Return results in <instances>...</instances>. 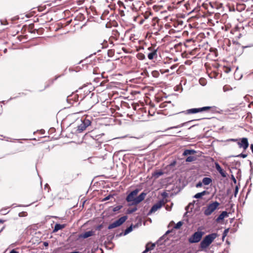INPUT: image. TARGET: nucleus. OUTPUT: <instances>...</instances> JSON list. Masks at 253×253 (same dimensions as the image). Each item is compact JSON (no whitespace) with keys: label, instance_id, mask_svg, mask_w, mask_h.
Here are the masks:
<instances>
[{"label":"nucleus","instance_id":"f257e3e1","mask_svg":"<svg viewBox=\"0 0 253 253\" xmlns=\"http://www.w3.org/2000/svg\"><path fill=\"white\" fill-rule=\"evenodd\" d=\"M185 31L182 32H176L175 34V62L178 61L180 58H183V54L185 51V45L183 33Z\"/></svg>","mask_w":253,"mask_h":253},{"label":"nucleus","instance_id":"f03ea898","mask_svg":"<svg viewBox=\"0 0 253 253\" xmlns=\"http://www.w3.org/2000/svg\"><path fill=\"white\" fill-rule=\"evenodd\" d=\"M139 191L138 189H135L127 195L126 200L128 203V206L137 205L145 199L147 194L145 192H142L139 196H136Z\"/></svg>","mask_w":253,"mask_h":253},{"label":"nucleus","instance_id":"7ed1b4c3","mask_svg":"<svg viewBox=\"0 0 253 253\" xmlns=\"http://www.w3.org/2000/svg\"><path fill=\"white\" fill-rule=\"evenodd\" d=\"M217 236V234L215 233L207 235L200 243V248L202 249L208 248Z\"/></svg>","mask_w":253,"mask_h":253},{"label":"nucleus","instance_id":"20e7f679","mask_svg":"<svg viewBox=\"0 0 253 253\" xmlns=\"http://www.w3.org/2000/svg\"><path fill=\"white\" fill-rule=\"evenodd\" d=\"M91 121L86 118L82 119L81 124L77 126L76 132L78 133H82L87 126L91 125Z\"/></svg>","mask_w":253,"mask_h":253},{"label":"nucleus","instance_id":"39448f33","mask_svg":"<svg viewBox=\"0 0 253 253\" xmlns=\"http://www.w3.org/2000/svg\"><path fill=\"white\" fill-rule=\"evenodd\" d=\"M161 108H166L163 110V114L165 115L169 116L173 115L174 111L173 105L171 103V102H166L161 104Z\"/></svg>","mask_w":253,"mask_h":253},{"label":"nucleus","instance_id":"423d86ee","mask_svg":"<svg viewBox=\"0 0 253 253\" xmlns=\"http://www.w3.org/2000/svg\"><path fill=\"white\" fill-rule=\"evenodd\" d=\"M174 223V222L173 221H171L169 224V225L171 226V229L170 230H168L166 233L165 234L162 236L160 239L158 241V242H160V244H162V243L161 242V241L162 240H164V242L165 243V244H167L166 242L167 241V240H170V241H173V237H172V236L171 235H170L169 237H168V235L169 234V233H172V231L173 230H174V226H172V224L173 223Z\"/></svg>","mask_w":253,"mask_h":253},{"label":"nucleus","instance_id":"0eeeda50","mask_svg":"<svg viewBox=\"0 0 253 253\" xmlns=\"http://www.w3.org/2000/svg\"><path fill=\"white\" fill-rule=\"evenodd\" d=\"M219 203L217 201H215L208 205L204 210V213L205 215L209 216L211 215L219 206Z\"/></svg>","mask_w":253,"mask_h":253},{"label":"nucleus","instance_id":"6e6552de","mask_svg":"<svg viewBox=\"0 0 253 253\" xmlns=\"http://www.w3.org/2000/svg\"><path fill=\"white\" fill-rule=\"evenodd\" d=\"M127 219L126 215L122 216L118 220H116L114 222L111 223L108 227V229H112L113 228L119 227L123 224Z\"/></svg>","mask_w":253,"mask_h":253},{"label":"nucleus","instance_id":"1a4fd4ad","mask_svg":"<svg viewBox=\"0 0 253 253\" xmlns=\"http://www.w3.org/2000/svg\"><path fill=\"white\" fill-rule=\"evenodd\" d=\"M203 234L204 232L202 231H197L188 239V241L190 243H198L202 239Z\"/></svg>","mask_w":253,"mask_h":253},{"label":"nucleus","instance_id":"9d476101","mask_svg":"<svg viewBox=\"0 0 253 253\" xmlns=\"http://www.w3.org/2000/svg\"><path fill=\"white\" fill-rule=\"evenodd\" d=\"M237 144L239 148H242L244 151L246 150L249 146L248 139L247 137L238 138Z\"/></svg>","mask_w":253,"mask_h":253},{"label":"nucleus","instance_id":"9b49d317","mask_svg":"<svg viewBox=\"0 0 253 253\" xmlns=\"http://www.w3.org/2000/svg\"><path fill=\"white\" fill-rule=\"evenodd\" d=\"M211 107L209 106L203 107L199 108H192L188 109L186 111L187 114H195L202 111L209 110Z\"/></svg>","mask_w":253,"mask_h":253},{"label":"nucleus","instance_id":"f8f14e48","mask_svg":"<svg viewBox=\"0 0 253 253\" xmlns=\"http://www.w3.org/2000/svg\"><path fill=\"white\" fill-rule=\"evenodd\" d=\"M185 26L183 22L181 20H176L175 19V34L176 32H182Z\"/></svg>","mask_w":253,"mask_h":253},{"label":"nucleus","instance_id":"ddd939ff","mask_svg":"<svg viewBox=\"0 0 253 253\" xmlns=\"http://www.w3.org/2000/svg\"><path fill=\"white\" fill-rule=\"evenodd\" d=\"M164 204V201L163 200H160L158 201L157 203L154 204L151 208V210L148 212V215L150 214L151 213L155 212L157 211L158 209L161 208L163 205Z\"/></svg>","mask_w":253,"mask_h":253},{"label":"nucleus","instance_id":"4468645a","mask_svg":"<svg viewBox=\"0 0 253 253\" xmlns=\"http://www.w3.org/2000/svg\"><path fill=\"white\" fill-rule=\"evenodd\" d=\"M186 3L184 0H175V9L180 8L183 10L185 8Z\"/></svg>","mask_w":253,"mask_h":253},{"label":"nucleus","instance_id":"2eb2a0df","mask_svg":"<svg viewBox=\"0 0 253 253\" xmlns=\"http://www.w3.org/2000/svg\"><path fill=\"white\" fill-rule=\"evenodd\" d=\"M215 167L216 169L218 171V172L221 174V175L224 178L226 177V172L221 168V167L218 163H215Z\"/></svg>","mask_w":253,"mask_h":253},{"label":"nucleus","instance_id":"dca6fc26","mask_svg":"<svg viewBox=\"0 0 253 253\" xmlns=\"http://www.w3.org/2000/svg\"><path fill=\"white\" fill-rule=\"evenodd\" d=\"M77 94H73L71 96H69L66 99V101L71 105H74L77 102L76 100V97Z\"/></svg>","mask_w":253,"mask_h":253},{"label":"nucleus","instance_id":"f3484780","mask_svg":"<svg viewBox=\"0 0 253 253\" xmlns=\"http://www.w3.org/2000/svg\"><path fill=\"white\" fill-rule=\"evenodd\" d=\"M94 234V232L92 230L85 232L82 234H81L79 237L80 238L85 239L90 236H92Z\"/></svg>","mask_w":253,"mask_h":253},{"label":"nucleus","instance_id":"a211bd4d","mask_svg":"<svg viewBox=\"0 0 253 253\" xmlns=\"http://www.w3.org/2000/svg\"><path fill=\"white\" fill-rule=\"evenodd\" d=\"M229 213L226 211H223L216 219V222H219L220 220H223L224 217L228 216Z\"/></svg>","mask_w":253,"mask_h":253},{"label":"nucleus","instance_id":"6ab92c4d","mask_svg":"<svg viewBox=\"0 0 253 253\" xmlns=\"http://www.w3.org/2000/svg\"><path fill=\"white\" fill-rule=\"evenodd\" d=\"M133 225L132 224H131L130 226H129L128 227H127L124 231V233H121L120 234L119 236H122V235H126L127 234H128V233H129L130 232H131L132 231V229H133Z\"/></svg>","mask_w":253,"mask_h":253},{"label":"nucleus","instance_id":"aec40b11","mask_svg":"<svg viewBox=\"0 0 253 253\" xmlns=\"http://www.w3.org/2000/svg\"><path fill=\"white\" fill-rule=\"evenodd\" d=\"M65 227L64 224H60L59 223H56L55 226L53 229V232H56L58 231L59 230H61Z\"/></svg>","mask_w":253,"mask_h":253},{"label":"nucleus","instance_id":"412c9836","mask_svg":"<svg viewBox=\"0 0 253 253\" xmlns=\"http://www.w3.org/2000/svg\"><path fill=\"white\" fill-rule=\"evenodd\" d=\"M195 153H196V151L194 150L186 149L183 152L182 155L183 156L191 155L192 154H194Z\"/></svg>","mask_w":253,"mask_h":253},{"label":"nucleus","instance_id":"4be33fe9","mask_svg":"<svg viewBox=\"0 0 253 253\" xmlns=\"http://www.w3.org/2000/svg\"><path fill=\"white\" fill-rule=\"evenodd\" d=\"M155 56H157V50H155L148 54V58L150 60H152Z\"/></svg>","mask_w":253,"mask_h":253},{"label":"nucleus","instance_id":"5701e85b","mask_svg":"<svg viewBox=\"0 0 253 253\" xmlns=\"http://www.w3.org/2000/svg\"><path fill=\"white\" fill-rule=\"evenodd\" d=\"M212 181V180L210 177H204L203 179L202 182L204 184L208 185L210 184Z\"/></svg>","mask_w":253,"mask_h":253},{"label":"nucleus","instance_id":"b1692460","mask_svg":"<svg viewBox=\"0 0 253 253\" xmlns=\"http://www.w3.org/2000/svg\"><path fill=\"white\" fill-rule=\"evenodd\" d=\"M206 191H204L200 193H198L194 196V198L196 199L201 198L203 196L206 194Z\"/></svg>","mask_w":253,"mask_h":253},{"label":"nucleus","instance_id":"393cba45","mask_svg":"<svg viewBox=\"0 0 253 253\" xmlns=\"http://www.w3.org/2000/svg\"><path fill=\"white\" fill-rule=\"evenodd\" d=\"M196 160V157L189 156H188L186 158L185 161L186 162H192L195 161Z\"/></svg>","mask_w":253,"mask_h":253},{"label":"nucleus","instance_id":"a878e982","mask_svg":"<svg viewBox=\"0 0 253 253\" xmlns=\"http://www.w3.org/2000/svg\"><path fill=\"white\" fill-rule=\"evenodd\" d=\"M137 210V208L136 207H135L132 209H128L126 211L127 214H131Z\"/></svg>","mask_w":253,"mask_h":253},{"label":"nucleus","instance_id":"bb28decb","mask_svg":"<svg viewBox=\"0 0 253 253\" xmlns=\"http://www.w3.org/2000/svg\"><path fill=\"white\" fill-rule=\"evenodd\" d=\"M163 171H162L161 170H159L158 171H156L154 173H153V176L155 177V178H158L159 176H160L161 175H163Z\"/></svg>","mask_w":253,"mask_h":253},{"label":"nucleus","instance_id":"cd10ccee","mask_svg":"<svg viewBox=\"0 0 253 253\" xmlns=\"http://www.w3.org/2000/svg\"><path fill=\"white\" fill-rule=\"evenodd\" d=\"M183 90V88L182 87V86L180 84H179L177 85L176 86H175V91H177L180 92H181Z\"/></svg>","mask_w":253,"mask_h":253},{"label":"nucleus","instance_id":"c85d7f7f","mask_svg":"<svg viewBox=\"0 0 253 253\" xmlns=\"http://www.w3.org/2000/svg\"><path fill=\"white\" fill-rule=\"evenodd\" d=\"M123 208V206L122 205H119V206H117L115 207H114L113 209V211L114 212H116V211H119L120 210H121L122 208Z\"/></svg>","mask_w":253,"mask_h":253},{"label":"nucleus","instance_id":"c756f323","mask_svg":"<svg viewBox=\"0 0 253 253\" xmlns=\"http://www.w3.org/2000/svg\"><path fill=\"white\" fill-rule=\"evenodd\" d=\"M182 222L181 221L178 222L176 224H175V229H178L182 225Z\"/></svg>","mask_w":253,"mask_h":253},{"label":"nucleus","instance_id":"7c9ffc66","mask_svg":"<svg viewBox=\"0 0 253 253\" xmlns=\"http://www.w3.org/2000/svg\"><path fill=\"white\" fill-rule=\"evenodd\" d=\"M190 122V121L185 122V123H183L181 124L179 126H175V128H178V127H181V126H185L187 125Z\"/></svg>","mask_w":253,"mask_h":253},{"label":"nucleus","instance_id":"2f4dec72","mask_svg":"<svg viewBox=\"0 0 253 253\" xmlns=\"http://www.w3.org/2000/svg\"><path fill=\"white\" fill-rule=\"evenodd\" d=\"M247 156H248V155L247 154L241 153V154L238 155V156H237V157L245 158L247 157Z\"/></svg>","mask_w":253,"mask_h":253},{"label":"nucleus","instance_id":"473e14b6","mask_svg":"<svg viewBox=\"0 0 253 253\" xmlns=\"http://www.w3.org/2000/svg\"><path fill=\"white\" fill-rule=\"evenodd\" d=\"M0 23L1 25H6L8 24V22L6 20H0Z\"/></svg>","mask_w":253,"mask_h":253},{"label":"nucleus","instance_id":"72a5a7b5","mask_svg":"<svg viewBox=\"0 0 253 253\" xmlns=\"http://www.w3.org/2000/svg\"><path fill=\"white\" fill-rule=\"evenodd\" d=\"M149 251H150L149 247H148V245L147 244L145 247V250L142 253H146Z\"/></svg>","mask_w":253,"mask_h":253},{"label":"nucleus","instance_id":"f704fd0d","mask_svg":"<svg viewBox=\"0 0 253 253\" xmlns=\"http://www.w3.org/2000/svg\"><path fill=\"white\" fill-rule=\"evenodd\" d=\"M229 231V229H225L223 233V238L225 237Z\"/></svg>","mask_w":253,"mask_h":253},{"label":"nucleus","instance_id":"c9c22d12","mask_svg":"<svg viewBox=\"0 0 253 253\" xmlns=\"http://www.w3.org/2000/svg\"><path fill=\"white\" fill-rule=\"evenodd\" d=\"M112 197V196L111 195H109L108 196H107V197H106L105 198H104L102 201H107V200H109V199H110V198L111 197Z\"/></svg>","mask_w":253,"mask_h":253},{"label":"nucleus","instance_id":"e433bc0d","mask_svg":"<svg viewBox=\"0 0 253 253\" xmlns=\"http://www.w3.org/2000/svg\"><path fill=\"white\" fill-rule=\"evenodd\" d=\"M238 190H239L238 187L237 186H236L235 187V191H234V196L235 197L236 196V195L237 194V193L238 192Z\"/></svg>","mask_w":253,"mask_h":253},{"label":"nucleus","instance_id":"4c0bfd02","mask_svg":"<svg viewBox=\"0 0 253 253\" xmlns=\"http://www.w3.org/2000/svg\"><path fill=\"white\" fill-rule=\"evenodd\" d=\"M138 58L140 59H143L144 58V55L143 54H139L138 55Z\"/></svg>","mask_w":253,"mask_h":253},{"label":"nucleus","instance_id":"58836bf2","mask_svg":"<svg viewBox=\"0 0 253 253\" xmlns=\"http://www.w3.org/2000/svg\"><path fill=\"white\" fill-rule=\"evenodd\" d=\"M230 141L236 142L238 143V138H231L229 140Z\"/></svg>","mask_w":253,"mask_h":253},{"label":"nucleus","instance_id":"ea45409f","mask_svg":"<svg viewBox=\"0 0 253 253\" xmlns=\"http://www.w3.org/2000/svg\"><path fill=\"white\" fill-rule=\"evenodd\" d=\"M202 183H203V182H199L198 183H197L196 187H202Z\"/></svg>","mask_w":253,"mask_h":253},{"label":"nucleus","instance_id":"a19ab883","mask_svg":"<svg viewBox=\"0 0 253 253\" xmlns=\"http://www.w3.org/2000/svg\"><path fill=\"white\" fill-rule=\"evenodd\" d=\"M155 247V244H152L151 245V247H149L150 251L152 250Z\"/></svg>","mask_w":253,"mask_h":253},{"label":"nucleus","instance_id":"79ce46f5","mask_svg":"<svg viewBox=\"0 0 253 253\" xmlns=\"http://www.w3.org/2000/svg\"><path fill=\"white\" fill-rule=\"evenodd\" d=\"M46 188H48V192H49V189H50V187H49V185L48 184H47V183L44 185V189H46Z\"/></svg>","mask_w":253,"mask_h":253},{"label":"nucleus","instance_id":"37998d69","mask_svg":"<svg viewBox=\"0 0 253 253\" xmlns=\"http://www.w3.org/2000/svg\"><path fill=\"white\" fill-rule=\"evenodd\" d=\"M231 178H232V180L233 181L234 183H236L237 181L233 175H232Z\"/></svg>","mask_w":253,"mask_h":253},{"label":"nucleus","instance_id":"c03bdc74","mask_svg":"<svg viewBox=\"0 0 253 253\" xmlns=\"http://www.w3.org/2000/svg\"><path fill=\"white\" fill-rule=\"evenodd\" d=\"M18 253V252H17V251H15V250H12V251H11L10 252V253Z\"/></svg>","mask_w":253,"mask_h":253},{"label":"nucleus","instance_id":"a18cd8bd","mask_svg":"<svg viewBox=\"0 0 253 253\" xmlns=\"http://www.w3.org/2000/svg\"><path fill=\"white\" fill-rule=\"evenodd\" d=\"M102 225L101 224V225H98L97 227V230H100V229L102 228Z\"/></svg>","mask_w":253,"mask_h":253},{"label":"nucleus","instance_id":"49530a36","mask_svg":"<svg viewBox=\"0 0 253 253\" xmlns=\"http://www.w3.org/2000/svg\"><path fill=\"white\" fill-rule=\"evenodd\" d=\"M170 166H174V161L170 162V164L169 165Z\"/></svg>","mask_w":253,"mask_h":253},{"label":"nucleus","instance_id":"de8ad7c7","mask_svg":"<svg viewBox=\"0 0 253 253\" xmlns=\"http://www.w3.org/2000/svg\"><path fill=\"white\" fill-rule=\"evenodd\" d=\"M90 93V91L89 90H86L85 94L86 95H87V94H89Z\"/></svg>","mask_w":253,"mask_h":253},{"label":"nucleus","instance_id":"09e8293b","mask_svg":"<svg viewBox=\"0 0 253 253\" xmlns=\"http://www.w3.org/2000/svg\"><path fill=\"white\" fill-rule=\"evenodd\" d=\"M99 46H101V48H104V46L102 45V43H100L99 44Z\"/></svg>","mask_w":253,"mask_h":253},{"label":"nucleus","instance_id":"8fccbe9b","mask_svg":"<svg viewBox=\"0 0 253 253\" xmlns=\"http://www.w3.org/2000/svg\"><path fill=\"white\" fill-rule=\"evenodd\" d=\"M43 244L45 246H48V243L47 242H44Z\"/></svg>","mask_w":253,"mask_h":253},{"label":"nucleus","instance_id":"3c124183","mask_svg":"<svg viewBox=\"0 0 253 253\" xmlns=\"http://www.w3.org/2000/svg\"><path fill=\"white\" fill-rule=\"evenodd\" d=\"M3 222H4V220L0 219V223H3Z\"/></svg>","mask_w":253,"mask_h":253},{"label":"nucleus","instance_id":"603ef678","mask_svg":"<svg viewBox=\"0 0 253 253\" xmlns=\"http://www.w3.org/2000/svg\"><path fill=\"white\" fill-rule=\"evenodd\" d=\"M174 68V65H172L170 66V69H173Z\"/></svg>","mask_w":253,"mask_h":253},{"label":"nucleus","instance_id":"864d4df0","mask_svg":"<svg viewBox=\"0 0 253 253\" xmlns=\"http://www.w3.org/2000/svg\"><path fill=\"white\" fill-rule=\"evenodd\" d=\"M119 3H120V4H121V5H124V3L122 1H119Z\"/></svg>","mask_w":253,"mask_h":253},{"label":"nucleus","instance_id":"5fc2aeb1","mask_svg":"<svg viewBox=\"0 0 253 253\" xmlns=\"http://www.w3.org/2000/svg\"><path fill=\"white\" fill-rule=\"evenodd\" d=\"M84 62V60H81L79 63V64H81V63H83V62Z\"/></svg>","mask_w":253,"mask_h":253},{"label":"nucleus","instance_id":"6e6d98bb","mask_svg":"<svg viewBox=\"0 0 253 253\" xmlns=\"http://www.w3.org/2000/svg\"><path fill=\"white\" fill-rule=\"evenodd\" d=\"M4 138H6V137H5V136H4ZM6 138H7V139H6V141H8V139H9V137H6Z\"/></svg>","mask_w":253,"mask_h":253},{"label":"nucleus","instance_id":"4d7b16f0","mask_svg":"<svg viewBox=\"0 0 253 253\" xmlns=\"http://www.w3.org/2000/svg\"><path fill=\"white\" fill-rule=\"evenodd\" d=\"M169 72V69H167L165 71V72Z\"/></svg>","mask_w":253,"mask_h":253},{"label":"nucleus","instance_id":"13d9d810","mask_svg":"<svg viewBox=\"0 0 253 253\" xmlns=\"http://www.w3.org/2000/svg\"><path fill=\"white\" fill-rule=\"evenodd\" d=\"M84 97H82V96H80V98H81V101H82L83 98H84Z\"/></svg>","mask_w":253,"mask_h":253},{"label":"nucleus","instance_id":"bf43d9fd","mask_svg":"<svg viewBox=\"0 0 253 253\" xmlns=\"http://www.w3.org/2000/svg\"><path fill=\"white\" fill-rule=\"evenodd\" d=\"M4 51V53H6V51H7V49H6V48H5V49L4 50V51Z\"/></svg>","mask_w":253,"mask_h":253},{"label":"nucleus","instance_id":"052dcab7","mask_svg":"<svg viewBox=\"0 0 253 253\" xmlns=\"http://www.w3.org/2000/svg\"><path fill=\"white\" fill-rule=\"evenodd\" d=\"M21 214H22V213H21V212H20V213H19V216H21Z\"/></svg>","mask_w":253,"mask_h":253},{"label":"nucleus","instance_id":"680f3d73","mask_svg":"<svg viewBox=\"0 0 253 253\" xmlns=\"http://www.w3.org/2000/svg\"><path fill=\"white\" fill-rule=\"evenodd\" d=\"M48 86V85H47L45 86L44 88H45L47 87Z\"/></svg>","mask_w":253,"mask_h":253},{"label":"nucleus","instance_id":"e2e57ef3","mask_svg":"<svg viewBox=\"0 0 253 253\" xmlns=\"http://www.w3.org/2000/svg\"><path fill=\"white\" fill-rule=\"evenodd\" d=\"M166 195H167V194L166 193H164L163 195L166 196Z\"/></svg>","mask_w":253,"mask_h":253},{"label":"nucleus","instance_id":"0e129e2a","mask_svg":"<svg viewBox=\"0 0 253 253\" xmlns=\"http://www.w3.org/2000/svg\"><path fill=\"white\" fill-rule=\"evenodd\" d=\"M84 92H85V91H86V90H85V87H84Z\"/></svg>","mask_w":253,"mask_h":253},{"label":"nucleus","instance_id":"69168bd1","mask_svg":"<svg viewBox=\"0 0 253 253\" xmlns=\"http://www.w3.org/2000/svg\"><path fill=\"white\" fill-rule=\"evenodd\" d=\"M53 81H50V84H52V83H53Z\"/></svg>","mask_w":253,"mask_h":253},{"label":"nucleus","instance_id":"338daca9","mask_svg":"<svg viewBox=\"0 0 253 253\" xmlns=\"http://www.w3.org/2000/svg\"><path fill=\"white\" fill-rule=\"evenodd\" d=\"M58 78V77H57L56 78H55V79H54L55 80H57V79Z\"/></svg>","mask_w":253,"mask_h":253},{"label":"nucleus","instance_id":"774afa93","mask_svg":"<svg viewBox=\"0 0 253 253\" xmlns=\"http://www.w3.org/2000/svg\"><path fill=\"white\" fill-rule=\"evenodd\" d=\"M100 51V49H98V50H97V51H98V52H99V51Z\"/></svg>","mask_w":253,"mask_h":253}]
</instances>
